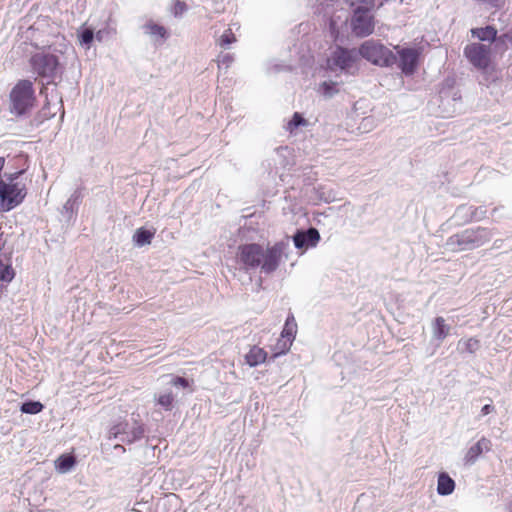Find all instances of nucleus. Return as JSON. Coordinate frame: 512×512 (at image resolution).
I'll return each mask as SVG.
<instances>
[{"instance_id":"obj_1","label":"nucleus","mask_w":512,"mask_h":512,"mask_svg":"<svg viewBox=\"0 0 512 512\" xmlns=\"http://www.w3.org/2000/svg\"><path fill=\"white\" fill-rule=\"evenodd\" d=\"M290 239L287 237L264 248L258 243H247L238 246L236 261L246 271H260L266 275L275 272L283 258H288Z\"/></svg>"},{"instance_id":"obj_2","label":"nucleus","mask_w":512,"mask_h":512,"mask_svg":"<svg viewBox=\"0 0 512 512\" xmlns=\"http://www.w3.org/2000/svg\"><path fill=\"white\" fill-rule=\"evenodd\" d=\"M30 66L34 74L37 75L42 85L40 94L45 97L43 111L49 106L48 86H57V78L61 79L62 66L59 57L48 51H40L33 54L30 58Z\"/></svg>"},{"instance_id":"obj_3","label":"nucleus","mask_w":512,"mask_h":512,"mask_svg":"<svg viewBox=\"0 0 512 512\" xmlns=\"http://www.w3.org/2000/svg\"><path fill=\"white\" fill-rule=\"evenodd\" d=\"M359 48L336 46L327 58V69L331 72L339 71L345 75L354 76L359 72Z\"/></svg>"},{"instance_id":"obj_4","label":"nucleus","mask_w":512,"mask_h":512,"mask_svg":"<svg viewBox=\"0 0 512 512\" xmlns=\"http://www.w3.org/2000/svg\"><path fill=\"white\" fill-rule=\"evenodd\" d=\"M10 112L16 116H23L34 105L35 91L32 81L19 80L9 94Z\"/></svg>"},{"instance_id":"obj_5","label":"nucleus","mask_w":512,"mask_h":512,"mask_svg":"<svg viewBox=\"0 0 512 512\" xmlns=\"http://www.w3.org/2000/svg\"><path fill=\"white\" fill-rule=\"evenodd\" d=\"M360 58L379 67H392L397 62V55L379 41L370 39L359 46Z\"/></svg>"},{"instance_id":"obj_6","label":"nucleus","mask_w":512,"mask_h":512,"mask_svg":"<svg viewBox=\"0 0 512 512\" xmlns=\"http://www.w3.org/2000/svg\"><path fill=\"white\" fill-rule=\"evenodd\" d=\"M145 426L133 416L130 419L118 421L108 431V438L126 444H132L144 437Z\"/></svg>"},{"instance_id":"obj_7","label":"nucleus","mask_w":512,"mask_h":512,"mask_svg":"<svg viewBox=\"0 0 512 512\" xmlns=\"http://www.w3.org/2000/svg\"><path fill=\"white\" fill-rule=\"evenodd\" d=\"M27 189L19 183H3L0 185V212H9L18 207L25 199Z\"/></svg>"},{"instance_id":"obj_8","label":"nucleus","mask_w":512,"mask_h":512,"mask_svg":"<svg viewBox=\"0 0 512 512\" xmlns=\"http://www.w3.org/2000/svg\"><path fill=\"white\" fill-rule=\"evenodd\" d=\"M372 10L354 8L351 17V29L357 37H367L374 31L375 22Z\"/></svg>"},{"instance_id":"obj_9","label":"nucleus","mask_w":512,"mask_h":512,"mask_svg":"<svg viewBox=\"0 0 512 512\" xmlns=\"http://www.w3.org/2000/svg\"><path fill=\"white\" fill-rule=\"evenodd\" d=\"M397 66L405 76L413 75L419 65L421 51L416 48H399Z\"/></svg>"},{"instance_id":"obj_10","label":"nucleus","mask_w":512,"mask_h":512,"mask_svg":"<svg viewBox=\"0 0 512 512\" xmlns=\"http://www.w3.org/2000/svg\"><path fill=\"white\" fill-rule=\"evenodd\" d=\"M320 239V233L314 227H310L306 230L297 229V231L292 236V241L295 248L304 251L316 247Z\"/></svg>"},{"instance_id":"obj_11","label":"nucleus","mask_w":512,"mask_h":512,"mask_svg":"<svg viewBox=\"0 0 512 512\" xmlns=\"http://www.w3.org/2000/svg\"><path fill=\"white\" fill-rule=\"evenodd\" d=\"M297 333V323L292 314L286 318L284 328L281 332V338L277 343L278 352L276 354H284L289 351Z\"/></svg>"},{"instance_id":"obj_12","label":"nucleus","mask_w":512,"mask_h":512,"mask_svg":"<svg viewBox=\"0 0 512 512\" xmlns=\"http://www.w3.org/2000/svg\"><path fill=\"white\" fill-rule=\"evenodd\" d=\"M479 238L480 234L477 231L475 232L467 229L459 234L451 236L447 241V245L454 250H467L474 247Z\"/></svg>"},{"instance_id":"obj_13","label":"nucleus","mask_w":512,"mask_h":512,"mask_svg":"<svg viewBox=\"0 0 512 512\" xmlns=\"http://www.w3.org/2000/svg\"><path fill=\"white\" fill-rule=\"evenodd\" d=\"M506 39V34L497 37V30L492 26L482 28V42H493L499 51H504L506 49Z\"/></svg>"},{"instance_id":"obj_14","label":"nucleus","mask_w":512,"mask_h":512,"mask_svg":"<svg viewBox=\"0 0 512 512\" xmlns=\"http://www.w3.org/2000/svg\"><path fill=\"white\" fill-rule=\"evenodd\" d=\"M455 481L447 472H440L437 478V493L440 496L451 495L455 490Z\"/></svg>"},{"instance_id":"obj_15","label":"nucleus","mask_w":512,"mask_h":512,"mask_svg":"<svg viewBox=\"0 0 512 512\" xmlns=\"http://www.w3.org/2000/svg\"><path fill=\"white\" fill-rule=\"evenodd\" d=\"M451 326L446 323V320L439 316L436 317L432 324L433 338L438 342H442L450 333Z\"/></svg>"},{"instance_id":"obj_16","label":"nucleus","mask_w":512,"mask_h":512,"mask_svg":"<svg viewBox=\"0 0 512 512\" xmlns=\"http://www.w3.org/2000/svg\"><path fill=\"white\" fill-rule=\"evenodd\" d=\"M155 230H150L145 227H140L136 229V231L133 234L132 240L133 244L136 247H143L146 245H149L152 242V239L154 238Z\"/></svg>"},{"instance_id":"obj_17","label":"nucleus","mask_w":512,"mask_h":512,"mask_svg":"<svg viewBox=\"0 0 512 512\" xmlns=\"http://www.w3.org/2000/svg\"><path fill=\"white\" fill-rule=\"evenodd\" d=\"M76 465V458L72 454H62L55 460V469L61 474H66Z\"/></svg>"},{"instance_id":"obj_18","label":"nucleus","mask_w":512,"mask_h":512,"mask_svg":"<svg viewBox=\"0 0 512 512\" xmlns=\"http://www.w3.org/2000/svg\"><path fill=\"white\" fill-rule=\"evenodd\" d=\"M267 357V353L264 351V349L253 346L250 351L246 354L245 359L246 363L250 367H255L263 362H265Z\"/></svg>"},{"instance_id":"obj_19","label":"nucleus","mask_w":512,"mask_h":512,"mask_svg":"<svg viewBox=\"0 0 512 512\" xmlns=\"http://www.w3.org/2000/svg\"><path fill=\"white\" fill-rule=\"evenodd\" d=\"M464 56L476 69H480V44L471 43L464 49Z\"/></svg>"},{"instance_id":"obj_20","label":"nucleus","mask_w":512,"mask_h":512,"mask_svg":"<svg viewBox=\"0 0 512 512\" xmlns=\"http://www.w3.org/2000/svg\"><path fill=\"white\" fill-rule=\"evenodd\" d=\"M80 201L81 192L79 190H75L65 202L63 206V213H65L68 218H71L74 212L78 209Z\"/></svg>"},{"instance_id":"obj_21","label":"nucleus","mask_w":512,"mask_h":512,"mask_svg":"<svg viewBox=\"0 0 512 512\" xmlns=\"http://www.w3.org/2000/svg\"><path fill=\"white\" fill-rule=\"evenodd\" d=\"M318 92L326 99L332 98L339 93V84L331 80L323 81L319 84Z\"/></svg>"},{"instance_id":"obj_22","label":"nucleus","mask_w":512,"mask_h":512,"mask_svg":"<svg viewBox=\"0 0 512 512\" xmlns=\"http://www.w3.org/2000/svg\"><path fill=\"white\" fill-rule=\"evenodd\" d=\"M314 191L316 197L325 203H332L336 200V193L331 188L319 186L315 188Z\"/></svg>"},{"instance_id":"obj_23","label":"nucleus","mask_w":512,"mask_h":512,"mask_svg":"<svg viewBox=\"0 0 512 512\" xmlns=\"http://www.w3.org/2000/svg\"><path fill=\"white\" fill-rule=\"evenodd\" d=\"M15 277V271L10 264H5L0 259V284L7 286Z\"/></svg>"},{"instance_id":"obj_24","label":"nucleus","mask_w":512,"mask_h":512,"mask_svg":"<svg viewBox=\"0 0 512 512\" xmlns=\"http://www.w3.org/2000/svg\"><path fill=\"white\" fill-rule=\"evenodd\" d=\"M44 409V405L39 401L28 400L21 404L20 411L24 414L35 415Z\"/></svg>"},{"instance_id":"obj_25","label":"nucleus","mask_w":512,"mask_h":512,"mask_svg":"<svg viewBox=\"0 0 512 512\" xmlns=\"http://www.w3.org/2000/svg\"><path fill=\"white\" fill-rule=\"evenodd\" d=\"M94 37V30L92 28L83 27L78 31L79 43L86 48H90Z\"/></svg>"},{"instance_id":"obj_26","label":"nucleus","mask_w":512,"mask_h":512,"mask_svg":"<svg viewBox=\"0 0 512 512\" xmlns=\"http://www.w3.org/2000/svg\"><path fill=\"white\" fill-rule=\"evenodd\" d=\"M480 348V342L475 338L468 340H460L458 343V350L461 352L475 353Z\"/></svg>"},{"instance_id":"obj_27","label":"nucleus","mask_w":512,"mask_h":512,"mask_svg":"<svg viewBox=\"0 0 512 512\" xmlns=\"http://www.w3.org/2000/svg\"><path fill=\"white\" fill-rule=\"evenodd\" d=\"M308 124L307 120L303 117V115L299 112H295L292 118L288 121L286 129L293 133L297 128L301 126H306Z\"/></svg>"},{"instance_id":"obj_28","label":"nucleus","mask_w":512,"mask_h":512,"mask_svg":"<svg viewBox=\"0 0 512 512\" xmlns=\"http://www.w3.org/2000/svg\"><path fill=\"white\" fill-rule=\"evenodd\" d=\"M234 42H236V37L230 28L226 29L217 40V44L224 49L229 48Z\"/></svg>"},{"instance_id":"obj_29","label":"nucleus","mask_w":512,"mask_h":512,"mask_svg":"<svg viewBox=\"0 0 512 512\" xmlns=\"http://www.w3.org/2000/svg\"><path fill=\"white\" fill-rule=\"evenodd\" d=\"M144 30L146 34H149L151 36H155L158 38H165L166 30L163 26L155 24V23H148L144 26Z\"/></svg>"},{"instance_id":"obj_30","label":"nucleus","mask_w":512,"mask_h":512,"mask_svg":"<svg viewBox=\"0 0 512 512\" xmlns=\"http://www.w3.org/2000/svg\"><path fill=\"white\" fill-rule=\"evenodd\" d=\"M480 455V440L475 442L471 448L468 450L465 456L466 464H473L476 462L478 456Z\"/></svg>"},{"instance_id":"obj_31","label":"nucleus","mask_w":512,"mask_h":512,"mask_svg":"<svg viewBox=\"0 0 512 512\" xmlns=\"http://www.w3.org/2000/svg\"><path fill=\"white\" fill-rule=\"evenodd\" d=\"M350 6L366 10H373L375 7V0H346Z\"/></svg>"},{"instance_id":"obj_32","label":"nucleus","mask_w":512,"mask_h":512,"mask_svg":"<svg viewBox=\"0 0 512 512\" xmlns=\"http://www.w3.org/2000/svg\"><path fill=\"white\" fill-rule=\"evenodd\" d=\"M173 401H174V396L172 395V393L162 394L157 399L158 405L163 407L166 411L171 410Z\"/></svg>"},{"instance_id":"obj_33","label":"nucleus","mask_w":512,"mask_h":512,"mask_svg":"<svg viewBox=\"0 0 512 512\" xmlns=\"http://www.w3.org/2000/svg\"><path fill=\"white\" fill-rule=\"evenodd\" d=\"M217 61L219 69H228L234 61V56L231 53H221Z\"/></svg>"},{"instance_id":"obj_34","label":"nucleus","mask_w":512,"mask_h":512,"mask_svg":"<svg viewBox=\"0 0 512 512\" xmlns=\"http://www.w3.org/2000/svg\"><path fill=\"white\" fill-rule=\"evenodd\" d=\"M24 173L23 170L15 171L12 173H5V183H17L16 180Z\"/></svg>"},{"instance_id":"obj_35","label":"nucleus","mask_w":512,"mask_h":512,"mask_svg":"<svg viewBox=\"0 0 512 512\" xmlns=\"http://www.w3.org/2000/svg\"><path fill=\"white\" fill-rule=\"evenodd\" d=\"M172 383L175 386H180V387H183V388H187L189 386L188 379H186L184 377H180V376H177V377L173 378Z\"/></svg>"},{"instance_id":"obj_36","label":"nucleus","mask_w":512,"mask_h":512,"mask_svg":"<svg viewBox=\"0 0 512 512\" xmlns=\"http://www.w3.org/2000/svg\"><path fill=\"white\" fill-rule=\"evenodd\" d=\"M186 4L184 2H181V1H177L174 5V14L177 16V15H180L182 14L185 10H186Z\"/></svg>"},{"instance_id":"obj_37","label":"nucleus","mask_w":512,"mask_h":512,"mask_svg":"<svg viewBox=\"0 0 512 512\" xmlns=\"http://www.w3.org/2000/svg\"><path fill=\"white\" fill-rule=\"evenodd\" d=\"M108 35V31L106 29L98 30L94 33V38H96L99 42L103 41L105 37Z\"/></svg>"},{"instance_id":"obj_38","label":"nucleus","mask_w":512,"mask_h":512,"mask_svg":"<svg viewBox=\"0 0 512 512\" xmlns=\"http://www.w3.org/2000/svg\"><path fill=\"white\" fill-rule=\"evenodd\" d=\"M6 159L4 156H0V185H2L5 181L2 179V171L5 166Z\"/></svg>"},{"instance_id":"obj_39","label":"nucleus","mask_w":512,"mask_h":512,"mask_svg":"<svg viewBox=\"0 0 512 512\" xmlns=\"http://www.w3.org/2000/svg\"><path fill=\"white\" fill-rule=\"evenodd\" d=\"M471 34L473 37L480 39V27H475L471 29Z\"/></svg>"},{"instance_id":"obj_40","label":"nucleus","mask_w":512,"mask_h":512,"mask_svg":"<svg viewBox=\"0 0 512 512\" xmlns=\"http://www.w3.org/2000/svg\"><path fill=\"white\" fill-rule=\"evenodd\" d=\"M492 409L493 407L491 405L485 404L484 406H482V414H489Z\"/></svg>"},{"instance_id":"obj_41","label":"nucleus","mask_w":512,"mask_h":512,"mask_svg":"<svg viewBox=\"0 0 512 512\" xmlns=\"http://www.w3.org/2000/svg\"><path fill=\"white\" fill-rule=\"evenodd\" d=\"M461 100V95L458 92H454L452 95V101L457 102Z\"/></svg>"},{"instance_id":"obj_42","label":"nucleus","mask_w":512,"mask_h":512,"mask_svg":"<svg viewBox=\"0 0 512 512\" xmlns=\"http://www.w3.org/2000/svg\"><path fill=\"white\" fill-rule=\"evenodd\" d=\"M7 291L6 289V285L4 284H0V299L2 298V296L5 294V292Z\"/></svg>"},{"instance_id":"obj_43","label":"nucleus","mask_w":512,"mask_h":512,"mask_svg":"<svg viewBox=\"0 0 512 512\" xmlns=\"http://www.w3.org/2000/svg\"><path fill=\"white\" fill-rule=\"evenodd\" d=\"M371 122H372L371 118H364V120H363L364 126H366V123L368 124V123H371Z\"/></svg>"},{"instance_id":"obj_44","label":"nucleus","mask_w":512,"mask_h":512,"mask_svg":"<svg viewBox=\"0 0 512 512\" xmlns=\"http://www.w3.org/2000/svg\"><path fill=\"white\" fill-rule=\"evenodd\" d=\"M481 53H482V63H483V62H484V58H485V49H484V45H482Z\"/></svg>"},{"instance_id":"obj_45","label":"nucleus","mask_w":512,"mask_h":512,"mask_svg":"<svg viewBox=\"0 0 512 512\" xmlns=\"http://www.w3.org/2000/svg\"><path fill=\"white\" fill-rule=\"evenodd\" d=\"M445 94H446V93H445L444 91H442V92H441V95H440V98H441V100H442V104H444V97H445Z\"/></svg>"},{"instance_id":"obj_46","label":"nucleus","mask_w":512,"mask_h":512,"mask_svg":"<svg viewBox=\"0 0 512 512\" xmlns=\"http://www.w3.org/2000/svg\"><path fill=\"white\" fill-rule=\"evenodd\" d=\"M484 442H485V440H484V439H482V440H481V443H482V449H483V448H485V449H489V447H488L486 444L484 445Z\"/></svg>"},{"instance_id":"obj_47","label":"nucleus","mask_w":512,"mask_h":512,"mask_svg":"<svg viewBox=\"0 0 512 512\" xmlns=\"http://www.w3.org/2000/svg\"><path fill=\"white\" fill-rule=\"evenodd\" d=\"M115 448H121V449L124 451L123 446H121V445H119V444L115 445Z\"/></svg>"}]
</instances>
